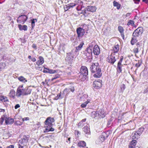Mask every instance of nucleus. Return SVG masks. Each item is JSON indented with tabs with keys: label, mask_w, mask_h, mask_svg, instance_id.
<instances>
[{
	"label": "nucleus",
	"mask_w": 148,
	"mask_h": 148,
	"mask_svg": "<svg viewBox=\"0 0 148 148\" xmlns=\"http://www.w3.org/2000/svg\"><path fill=\"white\" fill-rule=\"evenodd\" d=\"M92 73H94L93 76L96 78H99L102 75L101 69L97 62L93 63L90 67Z\"/></svg>",
	"instance_id": "1"
},
{
	"label": "nucleus",
	"mask_w": 148,
	"mask_h": 148,
	"mask_svg": "<svg viewBox=\"0 0 148 148\" xmlns=\"http://www.w3.org/2000/svg\"><path fill=\"white\" fill-rule=\"evenodd\" d=\"M81 74L80 77L81 78L82 81L85 80L87 77L88 75V71L87 68L84 66H82L80 69Z\"/></svg>",
	"instance_id": "2"
},
{
	"label": "nucleus",
	"mask_w": 148,
	"mask_h": 148,
	"mask_svg": "<svg viewBox=\"0 0 148 148\" xmlns=\"http://www.w3.org/2000/svg\"><path fill=\"white\" fill-rule=\"evenodd\" d=\"M28 18V17L25 15H22L19 16L17 18V21L18 23L24 24Z\"/></svg>",
	"instance_id": "3"
},
{
	"label": "nucleus",
	"mask_w": 148,
	"mask_h": 148,
	"mask_svg": "<svg viewBox=\"0 0 148 148\" xmlns=\"http://www.w3.org/2000/svg\"><path fill=\"white\" fill-rule=\"evenodd\" d=\"M29 137L27 136H25L23 139L20 140L19 142V145L21 144V145L26 146L28 142Z\"/></svg>",
	"instance_id": "4"
},
{
	"label": "nucleus",
	"mask_w": 148,
	"mask_h": 148,
	"mask_svg": "<svg viewBox=\"0 0 148 148\" xmlns=\"http://www.w3.org/2000/svg\"><path fill=\"white\" fill-rule=\"evenodd\" d=\"M115 56L114 53H112L110 56H108L107 58L108 61L111 64H114L116 60L115 59Z\"/></svg>",
	"instance_id": "5"
},
{
	"label": "nucleus",
	"mask_w": 148,
	"mask_h": 148,
	"mask_svg": "<svg viewBox=\"0 0 148 148\" xmlns=\"http://www.w3.org/2000/svg\"><path fill=\"white\" fill-rule=\"evenodd\" d=\"M86 56V58L88 59H90L92 57V49L90 48H88L86 51H85L84 53Z\"/></svg>",
	"instance_id": "6"
},
{
	"label": "nucleus",
	"mask_w": 148,
	"mask_h": 148,
	"mask_svg": "<svg viewBox=\"0 0 148 148\" xmlns=\"http://www.w3.org/2000/svg\"><path fill=\"white\" fill-rule=\"evenodd\" d=\"M102 81L101 80L95 81L93 83V87L95 88H99L102 86Z\"/></svg>",
	"instance_id": "7"
},
{
	"label": "nucleus",
	"mask_w": 148,
	"mask_h": 148,
	"mask_svg": "<svg viewBox=\"0 0 148 148\" xmlns=\"http://www.w3.org/2000/svg\"><path fill=\"white\" fill-rule=\"evenodd\" d=\"M83 130L84 132L85 136L88 137L90 136V131L89 127L86 126L84 127L83 129Z\"/></svg>",
	"instance_id": "8"
},
{
	"label": "nucleus",
	"mask_w": 148,
	"mask_h": 148,
	"mask_svg": "<svg viewBox=\"0 0 148 148\" xmlns=\"http://www.w3.org/2000/svg\"><path fill=\"white\" fill-rule=\"evenodd\" d=\"M24 89H20L18 88L16 93V96L18 97H21V95H25Z\"/></svg>",
	"instance_id": "9"
},
{
	"label": "nucleus",
	"mask_w": 148,
	"mask_h": 148,
	"mask_svg": "<svg viewBox=\"0 0 148 148\" xmlns=\"http://www.w3.org/2000/svg\"><path fill=\"white\" fill-rule=\"evenodd\" d=\"M77 33L78 37L82 36L84 34V30L80 27H79L77 29Z\"/></svg>",
	"instance_id": "10"
},
{
	"label": "nucleus",
	"mask_w": 148,
	"mask_h": 148,
	"mask_svg": "<svg viewBox=\"0 0 148 148\" xmlns=\"http://www.w3.org/2000/svg\"><path fill=\"white\" fill-rule=\"evenodd\" d=\"M73 56L71 53H67V56L66 58V60L69 63H71L73 61Z\"/></svg>",
	"instance_id": "11"
},
{
	"label": "nucleus",
	"mask_w": 148,
	"mask_h": 148,
	"mask_svg": "<svg viewBox=\"0 0 148 148\" xmlns=\"http://www.w3.org/2000/svg\"><path fill=\"white\" fill-rule=\"evenodd\" d=\"M54 121V120L53 118L51 117H48L45 122V125L48 126H51L52 123Z\"/></svg>",
	"instance_id": "12"
},
{
	"label": "nucleus",
	"mask_w": 148,
	"mask_h": 148,
	"mask_svg": "<svg viewBox=\"0 0 148 148\" xmlns=\"http://www.w3.org/2000/svg\"><path fill=\"white\" fill-rule=\"evenodd\" d=\"M93 51L95 55H98L100 53V50L98 45H95L94 47Z\"/></svg>",
	"instance_id": "13"
},
{
	"label": "nucleus",
	"mask_w": 148,
	"mask_h": 148,
	"mask_svg": "<svg viewBox=\"0 0 148 148\" xmlns=\"http://www.w3.org/2000/svg\"><path fill=\"white\" fill-rule=\"evenodd\" d=\"M141 45L140 42H138L136 45V46L133 49L134 52L136 54L139 52V50L141 48Z\"/></svg>",
	"instance_id": "14"
},
{
	"label": "nucleus",
	"mask_w": 148,
	"mask_h": 148,
	"mask_svg": "<svg viewBox=\"0 0 148 148\" xmlns=\"http://www.w3.org/2000/svg\"><path fill=\"white\" fill-rule=\"evenodd\" d=\"M123 57H122L121 59L118 62V64H117V71L118 72H119V73H121L122 71V70L121 69V63L122 62L123 60Z\"/></svg>",
	"instance_id": "15"
},
{
	"label": "nucleus",
	"mask_w": 148,
	"mask_h": 148,
	"mask_svg": "<svg viewBox=\"0 0 148 148\" xmlns=\"http://www.w3.org/2000/svg\"><path fill=\"white\" fill-rule=\"evenodd\" d=\"M97 112L98 116L100 118H103L105 116L104 110L103 109H100L97 111Z\"/></svg>",
	"instance_id": "16"
},
{
	"label": "nucleus",
	"mask_w": 148,
	"mask_h": 148,
	"mask_svg": "<svg viewBox=\"0 0 148 148\" xmlns=\"http://www.w3.org/2000/svg\"><path fill=\"white\" fill-rule=\"evenodd\" d=\"M119 49V45H116L114 46L112 48V53H114V54H118V52Z\"/></svg>",
	"instance_id": "17"
},
{
	"label": "nucleus",
	"mask_w": 148,
	"mask_h": 148,
	"mask_svg": "<svg viewBox=\"0 0 148 148\" xmlns=\"http://www.w3.org/2000/svg\"><path fill=\"white\" fill-rule=\"evenodd\" d=\"M118 30L121 34V36L123 39H124L125 36L124 34V29L123 27L121 26L118 27Z\"/></svg>",
	"instance_id": "18"
},
{
	"label": "nucleus",
	"mask_w": 148,
	"mask_h": 148,
	"mask_svg": "<svg viewBox=\"0 0 148 148\" xmlns=\"http://www.w3.org/2000/svg\"><path fill=\"white\" fill-rule=\"evenodd\" d=\"M14 121V119L10 117L7 118L5 117V123L6 124H10L12 123Z\"/></svg>",
	"instance_id": "19"
},
{
	"label": "nucleus",
	"mask_w": 148,
	"mask_h": 148,
	"mask_svg": "<svg viewBox=\"0 0 148 148\" xmlns=\"http://www.w3.org/2000/svg\"><path fill=\"white\" fill-rule=\"evenodd\" d=\"M38 60L36 62V64L38 66L40 65H41L44 62V59L43 58L42 56H39L38 58Z\"/></svg>",
	"instance_id": "20"
},
{
	"label": "nucleus",
	"mask_w": 148,
	"mask_h": 148,
	"mask_svg": "<svg viewBox=\"0 0 148 148\" xmlns=\"http://www.w3.org/2000/svg\"><path fill=\"white\" fill-rule=\"evenodd\" d=\"M96 8L95 6H90L87 7V10L89 11L94 12L96 11Z\"/></svg>",
	"instance_id": "21"
},
{
	"label": "nucleus",
	"mask_w": 148,
	"mask_h": 148,
	"mask_svg": "<svg viewBox=\"0 0 148 148\" xmlns=\"http://www.w3.org/2000/svg\"><path fill=\"white\" fill-rule=\"evenodd\" d=\"M25 93V95H28L30 94L32 89L29 88V87H26L24 89Z\"/></svg>",
	"instance_id": "22"
},
{
	"label": "nucleus",
	"mask_w": 148,
	"mask_h": 148,
	"mask_svg": "<svg viewBox=\"0 0 148 148\" xmlns=\"http://www.w3.org/2000/svg\"><path fill=\"white\" fill-rule=\"evenodd\" d=\"M15 96V90L12 89L11 90L9 93V96L11 98H14Z\"/></svg>",
	"instance_id": "23"
},
{
	"label": "nucleus",
	"mask_w": 148,
	"mask_h": 148,
	"mask_svg": "<svg viewBox=\"0 0 148 148\" xmlns=\"http://www.w3.org/2000/svg\"><path fill=\"white\" fill-rule=\"evenodd\" d=\"M136 140H133L131 142L129 145V148H135L136 144Z\"/></svg>",
	"instance_id": "24"
},
{
	"label": "nucleus",
	"mask_w": 148,
	"mask_h": 148,
	"mask_svg": "<svg viewBox=\"0 0 148 148\" xmlns=\"http://www.w3.org/2000/svg\"><path fill=\"white\" fill-rule=\"evenodd\" d=\"M18 26L19 29L21 30L26 31L27 30V26L25 25L22 26L21 25H18Z\"/></svg>",
	"instance_id": "25"
},
{
	"label": "nucleus",
	"mask_w": 148,
	"mask_h": 148,
	"mask_svg": "<svg viewBox=\"0 0 148 148\" xmlns=\"http://www.w3.org/2000/svg\"><path fill=\"white\" fill-rule=\"evenodd\" d=\"M84 44V43L83 42H82L80 43V44L78 46L76 47V49L75 50V51L76 52H77L78 51H79L80 50H81Z\"/></svg>",
	"instance_id": "26"
},
{
	"label": "nucleus",
	"mask_w": 148,
	"mask_h": 148,
	"mask_svg": "<svg viewBox=\"0 0 148 148\" xmlns=\"http://www.w3.org/2000/svg\"><path fill=\"white\" fill-rule=\"evenodd\" d=\"M18 79L19 81L24 83H25L27 81V80L22 76H20L18 77Z\"/></svg>",
	"instance_id": "27"
},
{
	"label": "nucleus",
	"mask_w": 148,
	"mask_h": 148,
	"mask_svg": "<svg viewBox=\"0 0 148 148\" xmlns=\"http://www.w3.org/2000/svg\"><path fill=\"white\" fill-rule=\"evenodd\" d=\"M132 137L133 139H137L140 136L137 132H134L132 133Z\"/></svg>",
	"instance_id": "28"
},
{
	"label": "nucleus",
	"mask_w": 148,
	"mask_h": 148,
	"mask_svg": "<svg viewBox=\"0 0 148 148\" xmlns=\"http://www.w3.org/2000/svg\"><path fill=\"white\" fill-rule=\"evenodd\" d=\"M86 145V143L83 141H80L78 143V146L79 147H84Z\"/></svg>",
	"instance_id": "29"
},
{
	"label": "nucleus",
	"mask_w": 148,
	"mask_h": 148,
	"mask_svg": "<svg viewBox=\"0 0 148 148\" xmlns=\"http://www.w3.org/2000/svg\"><path fill=\"white\" fill-rule=\"evenodd\" d=\"M135 31H136V32L140 35L142 34L143 32V29L141 27H138Z\"/></svg>",
	"instance_id": "30"
},
{
	"label": "nucleus",
	"mask_w": 148,
	"mask_h": 148,
	"mask_svg": "<svg viewBox=\"0 0 148 148\" xmlns=\"http://www.w3.org/2000/svg\"><path fill=\"white\" fill-rule=\"evenodd\" d=\"M0 100L2 102H6L8 101V98L4 96H3L0 97Z\"/></svg>",
	"instance_id": "31"
},
{
	"label": "nucleus",
	"mask_w": 148,
	"mask_h": 148,
	"mask_svg": "<svg viewBox=\"0 0 148 148\" xmlns=\"http://www.w3.org/2000/svg\"><path fill=\"white\" fill-rule=\"evenodd\" d=\"M6 66V64L4 63L0 64V72Z\"/></svg>",
	"instance_id": "32"
},
{
	"label": "nucleus",
	"mask_w": 148,
	"mask_h": 148,
	"mask_svg": "<svg viewBox=\"0 0 148 148\" xmlns=\"http://www.w3.org/2000/svg\"><path fill=\"white\" fill-rule=\"evenodd\" d=\"M113 6L114 7H116L118 9H119L120 8V5L115 1H113Z\"/></svg>",
	"instance_id": "33"
},
{
	"label": "nucleus",
	"mask_w": 148,
	"mask_h": 148,
	"mask_svg": "<svg viewBox=\"0 0 148 148\" xmlns=\"http://www.w3.org/2000/svg\"><path fill=\"white\" fill-rule=\"evenodd\" d=\"M90 99L88 100L82 104L81 105V106L82 108H84L86 107L87 105L90 102Z\"/></svg>",
	"instance_id": "34"
},
{
	"label": "nucleus",
	"mask_w": 148,
	"mask_h": 148,
	"mask_svg": "<svg viewBox=\"0 0 148 148\" xmlns=\"http://www.w3.org/2000/svg\"><path fill=\"white\" fill-rule=\"evenodd\" d=\"M91 116L93 118H95L97 116H98L97 111H93L91 113Z\"/></svg>",
	"instance_id": "35"
},
{
	"label": "nucleus",
	"mask_w": 148,
	"mask_h": 148,
	"mask_svg": "<svg viewBox=\"0 0 148 148\" xmlns=\"http://www.w3.org/2000/svg\"><path fill=\"white\" fill-rule=\"evenodd\" d=\"M127 25L129 26L130 25H131L132 26H135L134 22L133 20H130L128 22Z\"/></svg>",
	"instance_id": "36"
},
{
	"label": "nucleus",
	"mask_w": 148,
	"mask_h": 148,
	"mask_svg": "<svg viewBox=\"0 0 148 148\" xmlns=\"http://www.w3.org/2000/svg\"><path fill=\"white\" fill-rule=\"evenodd\" d=\"M70 92V90L69 88L65 89L63 91V93L64 94H66V95L69 94Z\"/></svg>",
	"instance_id": "37"
},
{
	"label": "nucleus",
	"mask_w": 148,
	"mask_h": 148,
	"mask_svg": "<svg viewBox=\"0 0 148 148\" xmlns=\"http://www.w3.org/2000/svg\"><path fill=\"white\" fill-rule=\"evenodd\" d=\"M132 35L134 37L136 38L138 37L140 35L137 32H136V31H134Z\"/></svg>",
	"instance_id": "38"
},
{
	"label": "nucleus",
	"mask_w": 148,
	"mask_h": 148,
	"mask_svg": "<svg viewBox=\"0 0 148 148\" xmlns=\"http://www.w3.org/2000/svg\"><path fill=\"white\" fill-rule=\"evenodd\" d=\"M137 41V40H136V38H134V37L132 38L131 40V44L133 45H134L135 43H136Z\"/></svg>",
	"instance_id": "39"
},
{
	"label": "nucleus",
	"mask_w": 148,
	"mask_h": 148,
	"mask_svg": "<svg viewBox=\"0 0 148 148\" xmlns=\"http://www.w3.org/2000/svg\"><path fill=\"white\" fill-rule=\"evenodd\" d=\"M56 72V71L48 69V73L50 74H53Z\"/></svg>",
	"instance_id": "40"
},
{
	"label": "nucleus",
	"mask_w": 148,
	"mask_h": 148,
	"mask_svg": "<svg viewBox=\"0 0 148 148\" xmlns=\"http://www.w3.org/2000/svg\"><path fill=\"white\" fill-rule=\"evenodd\" d=\"M36 21L37 22V20L36 19H33L31 20L32 21V28H33L34 26H35V21Z\"/></svg>",
	"instance_id": "41"
},
{
	"label": "nucleus",
	"mask_w": 148,
	"mask_h": 148,
	"mask_svg": "<svg viewBox=\"0 0 148 148\" xmlns=\"http://www.w3.org/2000/svg\"><path fill=\"white\" fill-rule=\"evenodd\" d=\"M101 135L102 137H103L105 139H106L108 136V135L105 132L103 133Z\"/></svg>",
	"instance_id": "42"
},
{
	"label": "nucleus",
	"mask_w": 148,
	"mask_h": 148,
	"mask_svg": "<svg viewBox=\"0 0 148 148\" xmlns=\"http://www.w3.org/2000/svg\"><path fill=\"white\" fill-rule=\"evenodd\" d=\"M5 116H3L0 119V123L1 124H2L3 121L4 120L5 121Z\"/></svg>",
	"instance_id": "43"
},
{
	"label": "nucleus",
	"mask_w": 148,
	"mask_h": 148,
	"mask_svg": "<svg viewBox=\"0 0 148 148\" xmlns=\"http://www.w3.org/2000/svg\"><path fill=\"white\" fill-rule=\"evenodd\" d=\"M143 130L144 129L143 128H140L139 129L138 131L137 132L140 136V135L141 134L142 132L143 131Z\"/></svg>",
	"instance_id": "44"
},
{
	"label": "nucleus",
	"mask_w": 148,
	"mask_h": 148,
	"mask_svg": "<svg viewBox=\"0 0 148 148\" xmlns=\"http://www.w3.org/2000/svg\"><path fill=\"white\" fill-rule=\"evenodd\" d=\"M76 5V4L75 3H70L67 5H66L67 6L69 7L70 8H72L74 6H75Z\"/></svg>",
	"instance_id": "45"
},
{
	"label": "nucleus",
	"mask_w": 148,
	"mask_h": 148,
	"mask_svg": "<svg viewBox=\"0 0 148 148\" xmlns=\"http://www.w3.org/2000/svg\"><path fill=\"white\" fill-rule=\"evenodd\" d=\"M60 77V75L59 74H57L54 77L52 78L51 81H53L54 79H55L58 78L59 77Z\"/></svg>",
	"instance_id": "46"
},
{
	"label": "nucleus",
	"mask_w": 148,
	"mask_h": 148,
	"mask_svg": "<svg viewBox=\"0 0 148 148\" xmlns=\"http://www.w3.org/2000/svg\"><path fill=\"white\" fill-rule=\"evenodd\" d=\"M105 139L103 138V137H102V136L101 135L99 137V140L100 141H99L101 143L103 142L104 140Z\"/></svg>",
	"instance_id": "47"
},
{
	"label": "nucleus",
	"mask_w": 148,
	"mask_h": 148,
	"mask_svg": "<svg viewBox=\"0 0 148 148\" xmlns=\"http://www.w3.org/2000/svg\"><path fill=\"white\" fill-rule=\"evenodd\" d=\"M125 88V84H123L121 86V89L123 91Z\"/></svg>",
	"instance_id": "48"
},
{
	"label": "nucleus",
	"mask_w": 148,
	"mask_h": 148,
	"mask_svg": "<svg viewBox=\"0 0 148 148\" xmlns=\"http://www.w3.org/2000/svg\"><path fill=\"white\" fill-rule=\"evenodd\" d=\"M50 126L48 128L47 127L45 129V131H44V132H45V133L49 131V128L51 127V126Z\"/></svg>",
	"instance_id": "49"
},
{
	"label": "nucleus",
	"mask_w": 148,
	"mask_h": 148,
	"mask_svg": "<svg viewBox=\"0 0 148 148\" xmlns=\"http://www.w3.org/2000/svg\"><path fill=\"white\" fill-rule=\"evenodd\" d=\"M69 89V90H70L73 92L75 90V89L74 87H71Z\"/></svg>",
	"instance_id": "50"
},
{
	"label": "nucleus",
	"mask_w": 148,
	"mask_h": 148,
	"mask_svg": "<svg viewBox=\"0 0 148 148\" xmlns=\"http://www.w3.org/2000/svg\"><path fill=\"white\" fill-rule=\"evenodd\" d=\"M61 97V95L60 94H59V95H58L55 98V99L56 100L58 99L59 98H62L63 97Z\"/></svg>",
	"instance_id": "51"
},
{
	"label": "nucleus",
	"mask_w": 148,
	"mask_h": 148,
	"mask_svg": "<svg viewBox=\"0 0 148 148\" xmlns=\"http://www.w3.org/2000/svg\"><path fill=\"white\" fill-rule=\"evenodd\" d=\"M16 124L18 125H20L23 124V123L19 121H17L16 122Z\"/></svg>",
	"instance_id": "52"
},
{
	"label": "nucleus",
	"mask_w": 148,
	"mask_h": 148,
	"mask_svg": "<svg viewBox=\"0 0 148 148\" xmlns=\"http://www.w3.org/2000/svg\"><path fill=\"white\" fill-rule=\"evenodd\" d=\"M29 119V117H25L24 118H23L22 119V121H27Z\"/></svg>",
	"instance_id": "53"
},
{
	"label": "nucleus",
	"mask_w": 148,
	"mask_h": 148,
	"mask_svg": "<svg viewBox=\"0 0 148 148\" xmlns=\"http://www.w3.org/2000/svg\"><path fill=\"white\" fill-rule=\"evenodd\" d=\"M141 64V63H140L139 62H138V63L136 64H135V66L137 67H138L140 66Z\"/></svg>",
	"instance_id": "54"
},
{
	"label": "nucleus",
	"mask_w": 148,
	"mask_h": 148,
	"mask_svg": "<svg viewBox=\"0 0 148 148\" xmlns=\"http://www.w3.org/2000/svg\"><path fill=\"white\" fill-rule=\"evenodd\" d=\"M66 7L64 8V10L65 11H67L70 9L69 7L67 6L66 5Z\"/></svg>",
	"instance_id": "55"
},
{
	"label": "nucleus",
	"mask_w": 148,
	"mask_h": 148,
	"mask_svg": "<svg viewBox=\"0 0 148 148\" xmlns=\"http://www.w3.org/2000/svg\"><path fill=\"white\" fill-rule=\"evenodd\" d=\"M45 69L43 71L44 73H48V69L44 68Z\"/></svg>",
	"instance_id": "56"
},
{
	"label": "nucleus",
	"mask_w": 148,
	"mask_h": 148,
	"mask_svg": "<svg viewBox=\"0 0 148 148\" xmlns=\"http://www.w3.org/2000/svg\"><path fill=\"white\" fill-rule=\"evenodd\" d=\"M20 107V106L19 104H17L15 106V109H17L18 108H19Z\"/></svg>",
	"instance_id": "57"
},
{
	"label": "nucleus",
	"mask_w": 148,
	"mask_h": 148,
	"mask_svg": "<svg viewBox=\"0 0 148 148\" xmlns=\"http://www.w3.org/2000/svg\"><path fill=\"white\" fill-rule=\"evenodd\" d=\"M14 146L13 145H11L7 147V148H14Z\"/></svg>",
	"instance_id": "58"
},
{
	"label": "nucleus",
	"mask_w": 148,
	"mask_h": 148,
	"mask_svg": "<svg viewBox=\"0 0 148 148\" xmlns=\"http://www.w3.org/2000/svg\"><path fill=\"white\" fill-rule=\"evenodd\" d=\"M31 60L33 62H35L36 61V59L34 58H31Z\"/></svg>",
	"instance_id": "59"
},
{
	"label": "nucleus",
	"mask_w": 148,
	"mask_h": 148,
	"mask_svg": "<svg viewBox=\"0 0 148 148\" xmlns=\"http://www.w3.org/2000/svg\"><path fill=\"white\" fill-rule=\"evenodd\" d=\"M4 112L5 110L4 109H0V115L1 114V112H3L4 113Z\"/></svg>",
	"instance_id": "60"
},
{
	"label": "nucleus",
	"mask_w": 148,
	"mask_h": 148,
	"mask_svg": "<svg viewBox=\"0 0 148 148\" xmlns=\"http://www.w3.org/2000/svg\"><path fill=\"white\" fill-rule=\"evenodd\" d=\"M83 123L81 121H80L79 123V124H78V125H79V126H82L83 125Z\"/></svg>",
	"instance_id": "61"
},
{
	"label": "nucleus",
	"mask_w": 148,
	"mask_h": 148,
	"mask_svg": "<svg viewBox=\"0 0 148 148\" xmlns=\"http://www.w3.org/2000/svg\"><path fill=\"white\" fill-rule=\"evenodd\" d=\"M32 47L33 48L35 49H36V47L35 44H33L32 46Z\"/></svg>",
	"instance_id": "62"
},
{
	"label": "nucleus",
	"mask_w": 148,
	"mask_h": 148,
	"mask_svg": "<svg viewBox=\"0 0 148 148\" xmlns=\"http://www.w3.org/2000/svg\"><path fill=\"white\" fill-rule=\"evenodd\" d=\"M131 14V13H127L126 15H125V17L126 18L127 16H129Z\"/></svg>",
	"instance_id": "63"
},
{
	"label": "nucleus",
	"mask_w": 148,
	"mask_h": 148,
	"mask_svg": "<svg viewBox=\"0 0 148 148\" xmlns=\"http://www.w3.org/2000/svg\"><path fill=\"white\" fill-rule=\"evenodd\" d=\"M70 139H71V138H68V139H67V140H66V142L68 143H70Z\"/></svg>",
	"instance_id": "64"
}]
</instances>
